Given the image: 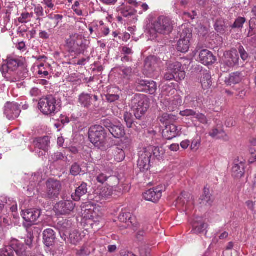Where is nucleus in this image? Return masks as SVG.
<instances>
[{"mask_svg": "<svg viewBox=\"0 0 256 256\" xmlns=\"http://www.w3.org/2000/svg\"><path fill=\"white\" fill-rule=\"evenodd\" d=\"M90 142L100 149H104L106 144V133L103 126L94 125L90 127L88 132Z\"/></svg>", "mask_w": 256, "mask_h": 256, "instance_id": "f257e3e1", "label": "nucleus"}, {"mask_svg": "<svg viewBox=\"0 0 256 256\" xmlns=\"http://www.w3.org/2000/svg\"><path fill=\"white\" fill-rule=\"evenodd\" d=\"M38 108L45 115L52 116L59 110L56 100L52 96L40 98L38 102Z\"/></svg>", "mask_w": 256, "mask_h": 256, "instance_id": "f03ea898", "label": "nucleus"}, {"mask_svg": "<svg viewBox=\"0 0 256 256\" xmlns=\"http://www.w3.org/2000/svg\"><path fill=\"white\" fill-rule=\"evenodd\" d=\"M173 24L171 19L164 16L158 17L152 23L151 29L157 33L169 34L172 30Z\"/></svg>", "mask_w": 256, "mask_h": 256, "instance_id": "7ed1b4c3", "label": "nucleus"}, {"mask_svg": "<svg viewBox=\"0 0 256 256\" xmlns=\"http://www.w3.org/2000/svg\"><path fill=\"white\" fill-rule=\"evenodd\" d=\"M132 109L137 119H140L148 108V100L144 95L136 96L132 102Z\"/></svg>", "mask_w": 256, "mask_h": 256, "instance_id": "20e7f679", "label": "nucleus"}, {"mask_svg": "<svg viewBox=\"0 0 256 256\" xmlns=\"http://www.w3.org/2000/svg\"><path fill=\"white\" fill-rule=\"evenodd\" d=\"M66 44L72 52L79 54L84 52L87 48L82 36L76 34L70 36V38L66 40Z\"/></svg>", "mask_w": 256, "mask_h": 256, "instance_id": "39448f33", "label": "nucleus"}, {"mask_svg": "<svg viewBox=\"0 0 256 256\" xmlns=\"http://www.w3.org/2000/svg\"><path fill=\"white\" fill-rule=\"evenodd\" d=\"M192 34L188 28H184L180 34V38L178 42L177 50L182 52H188L190 48V40Z\"/></svg>", "mask_w": 256, "mask_h": 256, "instance_id": "423d86ee", "label": "nucleus"}, {"mask_svg": "<svg viewBox=\"0 0 256 256\" xmlns=\"http://www.w3.org/2000/svg\"><path fill=\"white\" fill-rule=\"evenodd\" d=\"M41 215V211L39 209H28L26 211H22V218L25 220L24 223V226L29 227L35 224L36 222Z\"/></svg>", "mask_w": 256, "mask_h": 256, "instance_id": "0eeeda50", "label": "nucleus"}, {"mask_svg": "<svg viewBox=\"0 0 256 256\" xmlns=\"http://www.w3.org/2000/svg\"><path fill=\"white\" fill-rule=\"evenodd\" d=\"M165 190L166 188L164 186L162 185L159 186L146 190L144 193L143 196L146 200L156 202L162 198V192Z\"/></svg>", "mask_w": 256, "mask_h": 256, "instance_id": "6e6552de", "label": "nucleus"}, {"mask_svg": "<svg viewBox=\"0 0 256 256\" xmlns=\"http://www.w3.org/2000/svg\"><path fill=\"white\" fill-rule=\"evenodd\" d=\"M117 12L123 17L127 18L130 22H135L136 10L128 4L123 3L117 8Z\"/></svg>", "mask_w": 256, "mask_h": 256, "instance_id": "1a4fd4ad", "label": "nucleus"}, {"mask_svg": "<svg viewBox=\"0 0 256 256\" xmlns=\"http://www.w3.org/2000/svg\"><path fill=\"white\" fill-rule=\"evenodd\" d=\"M160 62V60L156 56L148 57L145 61L144 74L148 77H152L154 72L158 68Z\"/></svg>", "mask_w": 256, "mask_h": 256, "instance_id": "9d476101", "label": "nucleus"}, {"mask_svg": "<svg viewBox=\"0 0 256 256\" xmlns=\"http://www.w3.org/2000/svg\"><path fill=\"white\" fill-rule=\"evenodd\" d=\"M49 144L50 140L48 136H44L36 139L34 141L35 152L40 157L44 156L48 151Z\"/></svg>", "mask_w": 256, "mask_h": 256, "instance_id": "9b49d317", "label": "nucleus"}, {"mask_svg": "<svg viewBox=\"0 0 256 256\" xmlns=\"http://www.w3.org/2000/svg\"><path fill=\"white\" fill-rule=\"evenodd\" d=\"M138 166L141 172L147 170L150 168L151 155L146 151L145 148H141L138 152Z\"/></svg>", "mask_w": 256, "mask_h": 256, "instance_id": "f8f14e48", "label": "nucleus"}, {"mask_svg": "<svg viewBox=\"0 0 256 256\" xmlns=\"http://www.w3.org/2000/svg\"><path fill=\"white\" fill-rule=\"evenodd\" d=\"M4 114L10 120L18 118L21 112L20 106L16 102H7L4 107Z\"/></svg>", "mask_w": 256, "mask_h": 256, "instance_id": "ddd939ff", "label": "nucleus"}, {"mask_svg": "<svg viewBox=\"0 0 256 256\" xmlns=\"http://www.w3.org/2000/svg\"><path fill=\"white\" fill-rule=\"evenodd\" d=\"M75 204L70 200L60 201L54 206L57 214L65 215L70 214L74 209Z\"/></svg>", "mask_w": 256, "mask_h": 256, "instance_id": "4468645a", "label": "nucleus"}, {"mask_svg": "<svg viewBox=\"0 0 256 256\" xmlns=\"http://www.w3.org/2000/svg\"><path fill=\"white\" fill-rule=\"evenodd\" d=\"M238 55L236 50L226 52L224 54L222 64L226 66V69L228 70V68H233L238 64Z\"/></svg>", "mask_w": 256, "mask_h": 256, "instance_id": "2eb2a0df", "label": "nucleus"}, {"mask_svg": "<svg viewBox=\"0 0 256 256\" xmlns=\"http://www.w3.org/2000/svg\"><path fill=\"white\" fill-rule=\"evenodd\" d=\"M47 195L50 198H56L61 190V184L58 180H48L46 184Z\"/></svg>", "mask_w": 256, "mask_h": 256, "instance_id": "dca6fc26", "label": "nucleus"}, {"mask_svg": "<svg viewBox=\"0 0 256 256\" xmlns=\"http://www.w3.org/2000/svg\"><path fill=\"white\" fill-rule=\"evenodd\" d=\"M168 70L176 75V79L180 80H184L186 76V73L182 68V64L178 62H174L169 64L168 66Z\"/></svg>", "mask_w": 256, "mask_h": 256, "instance_id": "f3484780", "label": "nucleus"}, {"mask_svg": "<svg viewBox=\"0 0 256 256\" xmlns=\"http://www.w3.org/2000/svg\"><path fill=\"white\" fill-rule=\"evenodd\" d=\"M112 188L110 186H105L94 193V200L99 202L103 200H106L112 194Z\"/></svg>", "mask_w": 256, "mask_h": 256, "instance_id": "a211bd4d", "label": "nucleus"}, {"mask_svg": "<svg viewBox=\"0 0 256 256\" xmlns=\"http://www.w3.org/2000/svg\"><path fill=\"white\" fill-rule=\"evenodd\" d=\"M200 61L206 66L213 64L216 60L212 53L207 50H202L199 54Z\"/></svg>", "mask_w": 256, "mask_h": 256, "instance_id": "6ab92c4d", "label": "nucleus"}, {"mask_svg": "<svg viewBox=\"0 0 256 256\" xmlns=\"http://www.w3.org/2000/svg\"><path fill=\"white\" fill-rule=\"evenodd\" d=\"M6 66L9 71H16L18 68L24 64V59L20 57L10 56L6 60Z\"/></svg>", "mask_w": 256, "mask_h": 256, "instance_id": "aec40b11", "label": "nucleus"}, {"mask_svg": "<svg viewBox=\"0 0 256 256\" xmlns=\"http://www.w3.org/2000/svg\"><path fill=\"white\" fill-rule=\"evenodd\" d=\"M96 210V208L86 210H85L84 218L88 220V222L92 226L100 222L101 220L100 216L97 214Z\"/></svg>", "mask_w": 256, "mask_h": 256, "instance_id": "412c9836", "label": "nucleus"}, {"mask_svg": "<svg viewBox=\"0 0 256 256\" xmlns=\"http://www.w3.org/2000/svg\"><path fill=\"white\" fill-rule=\"evenodd\" d=\"M179 132L178 128L174 124L168 125L162 131V136L166 140H172L176 136Z\"/></svg>", "mask_w": 256, "mask_h": 256, "instance_id": "4be33fe9", "label": "nucleus"}, {"mask_svg": "<svg viewBox=\"0 0 256 256\" xmlns=\"http://www.w3.org/2000/svg\"><path fill=\"white\" fill-rule=\"evenodd\" d=\"M138 84L144 87V90L145 92L150 94H154L156 90V84L153 80H139Z\"/></svg>", "mask_w": 256, "mask_h": 256, "instance_id": "5701e85b", "label": "nucleus"}, {"mask_svg": "<svg viewBox=\"0 0 256 256\" xmlns=\"http://www.w3.org/2000/svg\"><path fill=\"white\" fill-rule=\"evenodd\" d=\"M246 164L244 162H235L232 168V176L236 178H240L244 174Z\"/></svg>", "mask_w": 256, "mask_h": 256, "instance_id": "b1692460", "label": "nucleus"}, {"mask_svg": "<svg viewBox=\"0 0 256 256\" xmlns=\"http://www.w3.org/2000/svg\"><path fill=\"white\" fill-rule=\"evenodd\" d=\"M88 192L87 184L82 182L80 186L77 188L75 190V192L72 194L73 200L78 202L80 200V198L85 195Z\"/></svg>", "mask_w": 256, "mask_h": 256, "instance_id": "393cba45", "label": "nucleus"}, {"mask_svg": "<svg viewBox=\"0 0 256 256\" xmlns=\"http://www.w3.org/2000/svg\"><path fill=\"white\" fill-rule=\"evenodd\" d=\"M200 82L204 90L209 88L212 85L211 75L206 70L201 72Z\"/></svg>", "mask_w": 256, "mask_h": 256, "instance_id": "a878e982", "label": "nucleus"}, {"mask_svg": "<svg viewBox=\"0 0 256 256\" xmlns=\"http://www.w3.org/2000/svg\"><path fill=\"white\" fill-rule=\"evenodd\" d=\"M43 235L44 244L48 247L52 246L56 238L55 233L54 230L51 228L46 229L44 230Z\"/></svg>", "mask_w": 256, "mask_h": 256, "instance_id": "bb28decb", "label": "nucleus"}, {"mask_svg": "<svg viewBox=\"0 0 256 256\" xmlns=\"http://www.w3.org/2000/svg\"><path fill=\"white\" fill-rule=\"evenodd\" d=\"M175 87L176 84L173 82L163 86L162 92V96H176L177 93V91Z\"/></svg>", "mask_w": 256, "mask_h": 256, "instance_id": "cd10ccee", "label": "nucleus"}, {"mask_svg": "<svg viewBox=\"0 0 256 256\" xmlns=\"http://www.w3.org/2000/svg\"><path fill=\"white\" fill-rule=\"evenodd\" d=\"M114 154L115 159L118 162H121L125 158V153L124 151L123 148L121 146H114L110 150Z\"/></svg>", "mask_w": 256, "mask_h": 256, "instance_id": "c85d7f7f", "label": "nucleus"}, {"mask_svg": "<svg viewBox=\"0 0 256 256\" xmlns=\"http://www.w3.org/2000/svg\"><path fill=\"white\" fill-rule=\"evenodd\" d=\"M242 80V75L240 72H236L231 74L228 78H226L225 80L226 84L227 85L236 84L240 82Z\"/></svg>", "mask_w": 256, "mask_h": 256, "instance_id": "c756f323", "label": "nucleus"}, {"mask_svg": "<svg viewBox=\"0 0 256 256\" xmlns=\"http://www.w3.org/2000/svg\"><path fill=\"white\" fill-rule=\"evenodd\" d=\"M148 152L150 153V155L154 156L158 158H162L164 154V150L162 147H156L152 146H150L147 148H145Z\"/></svg>", "mask_w": 256, "mask_h": 256, "instance_id": "7c9ffc66", "label": "nucleus"}, {"mask_svg": "<svg viewBox=\"0 0 256 256\" xmlns=\"http://www.w3.org/2000/svg\"><path fill=\"white\" fill-rule=\"evenodd\" d=\"M118 219L122 222L128 223L126 224L127 226H130V224L132 226L134 224L133 222L134 218L132 217V214L130 212H127L126 210H122L121 212L119 215Z\"/></svg>", "mask_w": 256, "mask_h": 256, "instance_id": "2f4dec72", "label": "nucleus"}, {"mask_svg": "<svg viewBox=\"0 0 256 256\" xmlns=\"http://www.w3.org/2000/svg\"><path fill=\"white\" fill-rule=\"evenodd\" d=\"M110 132L116 138L122 137L125 134V131L122 125H114L112 128L110 129Z\"/></svg>", "mask_w": 256, "mask_h": 256, "instance_id": "473e14b6", "label": "nucleus"}, {"mask_svg": "<svg viewBox=\"0 0 256 256\" xmlns=\"http://www.w3.org/2000/svg\"><path fill=\"white\" fill-rule=\"evenodd\" d=\"M91 99L92 97L90 94L82 93L79 96L78 100L82 106L88 108L90 105Z\"/></svg>", "mask_w": 256, "mask_h": 256, "instance_id": "72a5a7b5", "label": "nucleus"}, {"mask_svg": "<svg viewBox=\"0 0 256 256\" xmlns=\"http://www.w3.org/2000/svg\"><path fill=\"white\" fill-rule=\"evenodd\" d=\"M207 228V224L200 222H198V221H195L192 224V232L194 234H200L204 232Z\"/></svg>", "mask_w": 256, "mask_h": 256, "instance_id": "f704fd0d", "label": "nucleus"}, {"mask_svg": "<svg viewBox=\"0 0 256 256\" xmlns=\"http://www.w3.org/2000/svg\"><path fill=\"white\" fill-rule=\"evenodd\" d=\"M50 65L48 64H41L38 66V74L42 75L41 78H45L49 74L51 70Z\"/></svg>", "mask_w": 256, "mask_h": 256, "instance_id": "c9c22d12", "label": "nucleus"}, {"mask_svg": "<svg viewBox=\"0 0 256 256\" xmlns=\"http://www.w3.org/2000/svg\"><path fill=\"white\" fill-rule=\"evenodd\" d=\"M226 26L224 20L222 18L218 19L214 24L215 30L220 34H223L226 32Z\"/></svg>", "mask_w": 256, "mask_h": 256, "instance_id": "e433bc0d", "label": "nucleus"}, {"mask_svg": "<svg viewBox=\"0 0 256 256\" xmlns=\"http://www.w3.org/2000/svg\"><path fill=\"white\" fill-rule=\"evenodd\" d=\"M200 200L202 201L200 203L203 204L208 205L212 204V200L208 189L206 188H204V193L201 196Z\"/></svg>", "mask_w": 256, "mask_h": 256, "instance_id": "4c0bfd02", "label": "nucleus"}, {"mask_svg": "<svg viewBox=\"0 0 256 256\" xmlns=\"http://www.w3.org/2000/svg\"><path fill=\"white\" fill-rule=\"evenodd\" d=\"M69 240L71 244H76L82 240V237L77 230H74L69 234Z\"/></svg>", "mask_w": 256, "mask_h": 256, "instance_id": "58836bf2", "label": "nucleus"}, {"mask_svg": "<svg viewBox=\"0 0 256 256\" xmlns=\"http://www.w3.org/2000/svg\"><path fill=\"white\" fill-rule=\"evenodd\" d=\"M201 145V137L197 135L196 136L192 141L190 146V150L194 152H196L200 148Z\"/></svg>", "mask_w": 256, "mask_h": 256, "instance_id": "ea45409f", "label": "nucleus"}, {"mask_svg": "<svg viewBox=\"0 0 256 256\" xmlns=\"http://www.w3.org/2000/svg\"><path fill=\"white\" fill-rule=\"evenodd\" d=\"M50 159L53 162H56L59 160L66 161L68 158L62 152H57L50 156Z\"/></svg>", "mask_w": 256, "mask_h": 256, "instance_id": "a19ab883", "label": "nucleus"}, {"mask_svg": "<svg viewBox=\"0 0 256 256\" xmlns=\"http://www.w3.org/2000/svg\"><path fill=\"white\" fill-rule=\"evenodd\" d=\"M34 16L32 12H22L18 18V21L22 24L27 23L31 20L32 18Z\"/></svg>", "mask_w": 256, "mask_h": 256, "instance_id": "79ce46f5", "label": "nucleus"}, {"mask_svg": "<svg viewBox=\"0 0 256 256\" xmlns=\"http://www.w3.org/2000/svg\"><path fill=\"white\" fill-rule=\"evenodd\" d=\"M15 240H13L11 241L10 246H6L0 250V256H14L12 250L14 252L15 250L11 246V244L12 242Z\"/></svg>", "mask_w": 256, "mask_h": 256, "instance_id": "37998d69", "label": "nucleus"}, {"mask_svg": "<svg viewBox=\"0 0 256 256\" xmlns=\"http://www.w3.org/2000/svg\"><path fill=\"white\" fill-rule=\"evenodd\" d=\"M124 120L128 128H130L134 122V118L132 114L129 112H126L124 114Z\"/></svg>", "mask_w": 256, "mask_h": 256, "instance_id": "c03bdc74", "label": "nucleus"}, {"mask_svg": "<svg viewBox=\"0 0 256 256\" xmlns=\"http://www.w3.org/2000/svg\"><path fill=\"white\" fill-rule=\"evenodd\" d=\"M176 120V117L172 114L164 113L160 118V121L163 123H170Z\"/></svg>", "mask_w": 256, "mask_h": 256, "instance_id": "a18cd8bd", "label": "nucleus"}, {"mask_svg": "<svg viewBox=\"0 0 256 256\" xmlns=\"http://www.w3.org/2000/svg\"><path fill=\"white\" fill-rule=\"evenodd\" d=\"M110 176V174L108 173L106 174L105 172H100L96 176V180L98 182L104 184Z\"/></svg>", "mask_w": 256, "mask_h": 256, "instance_id": "49530a36", "label": "nucleus"}, {"mask_svg": "<svg viewBox=\"0 0 256 256\" xmlns=\"http://www.w3.org/2000/svg\"><path fill=\"white\" fill-rule=\"evenodd\" d=\"M120 74L125 78L129 79L132 74L130 68H125L120 70Z\"/></svg>", "mask_w": 256, "mask_h": 256, "instance_id": "de8ad7c7", "label": "nucleus"}, {"mask_svg": "<svg viewBox=\"0 0 256 256\" xmlns=\"http://www.w3.org/2000/svg\"><path fill=\"white\" fill-rule=\"evenodd\" d=\"M246 22V18L242 17H239L236 18L232 26V28H242L244 24Z\"/></svg>", "mask_w": 256, "mask_h": 256, "instance_id": "09e8293b", "label": "nucleus"}, {"mask_svg": "<svg viewBox=\"0 0 256 256\" xmlns=\"http://www.w3.org/2000/svg\"><path fill=\"white\" fill-rule=\"evenodd\" d=\"M195 118L197 119L200 122L204 124H206L208 123V120L206 116L202 113H196Z\"/></svg>", "mask_w": 256, "mask_h": 256, "instance_id": "8fccbe9b", "label": "nucleus"}, {"mask_svg": "<svg viewBox=\"0 0 256 256\" xmlns=\"http://www.w3.org/2000/svg\"><path fill=\"white\" fill-rule=\"evenodd\" d=\"M10 201H8V198L4 197H0V212H2L4 208L6 210L8 208V204H9Z\"/></svg>", "mask_w": 256, "mask_h": 256, "instance_id": "3c124183", "label": "nucleus"}, {"mask_svg": "<svg viewBox=\"0 0 256 256\" xmlns=\"http://www.w3.org/2000/svg\"><path fill=\"white\" fill-rule=\"evenodd\" d=\"M196 112L192 110L186 109L180 112V115L182 116H194L195 118Z\"/></svg>", "mask_w": 256, "mask_h": 256, "instance_id": "603ef678", "label": "nucleus"}, {"mask_svg": "<svg viewBox=\"0 0 256 256\" xmlns=\"http://www.w3.org/2000/svg\"><path fill=\"white\" fill-rule=\"evenodd\" d=\"M81 172L80 166L76 163L72 165L70 169V173L73 176H78Z\"/></svg>", "mask_w": 256, "mask_h": 256, "instance_id": "864d4df0", "label": "nucleus"}, {"mask_svg": "<svg viewBox=\"0 0 256 256\" xmlns=\"http://www.w3.org/2000/svg\"><path fill=\"white\" fill-rule=\"evenodd\" d=\"M48 18L54 21L56 26H58L60 22H61L63 16L60 14H55L54 16L49 15Z\"/></svg>", "mask_w": 256, "mask_h": 256, "instance_id": "5fc2aeb1", "label": "nucleus"}, {"mask_svg": "<svg viewBox=\"0 0 256 256\" xmlns=\"http://www.w3.org/2000/svg\"><path fill=\"white\" fill-rule=\"evenodd\" d=\"M238 52L240 54L241 58L244 61L246 60L248 58V54L242 46H239Z\"/></svg>", "mask_w": 256, "mask_h": 256, "instance_id": "6e6d98bb", "label": "nucleus"}, {"mask_svg": "<svg viewBox=\"0 0 256 256\" xmlns=\"http://www.w3.org/2000/svg\"><path fill=\"white\" fill-rule=\"evenodd\" d=\"M8 201H10L9 204H8V208H9L12 212H16L18 210L17 203L16 201L11 200L8 198Z\"/></svg>", "mask_w": 256, "mask_h": 256, "instance_id": "4d7b16f0", "label": "nucleus"}, {"mask_svg": "<svg viewBox=\"0 0 256 256\" xmlns=\"http://www.w3.org/2000/svg\"><path fill=\"white\" fill-rule=\"evenodd\" d=\"M148 227L144 226L140 229L137 232L136 237L138 240H140L146 234V232L148 230Z\"/></svg>", "mask_w": 256, "mask_h": 256, "instance_id": "13d9d810", "label": "nucleus"}, {"mask_svg": "<svg viewBox=\"0 0 256 256\" xmlns=\"http://www.w3.org/2000/svg\"><path fill=\"white\" fill-rule=\"evenodd\" d=\"M120 98V96L118 94H108L106 95V100L110 102H114L117 100H118Z\"/></svg>", "mask_w": 256, "mask_h": 256, "instance_id": "bf43d9fd", "label": "nucleus"}, {"mask_svg": "<svg viewBox=\"0 0 256 256\" xmlns=\"http://www.w3.org/2000/svg\"><path fill=\"white\" fill-rule=\"evenodd\" d=\"M167 70L168 72L164 75V79L165 80H178L176 79V75H174L172 72H169V70Z\"/></svg>", "mask_w": 256, "mask_h": 256, "instance_id": "052dcab7", "label": "nucleus"}, {"mask_svg": "<svg viewBox=\"0 0 256 256\" xmlns=\"http://www.w3.org/2000/svg\"><path fill=\"white\" fill-rule=\"evenodd\" d=\"M34 12L38 16H44V9L42 6L38 5L34 8Z\"/></svg>", "mask_w": 256, "mask_h": 256, "instance_id": "680f3d73", "label": "nucleus"}, {"mask_svg": "<svg viewBox=\"0 0 256 256\" xmlns=\"http://www.w3.org/2000/svg\"><path fill=\"white\" fill-rule=\"evenodd\" d=\"M90 254V250L86 248H82L77 252V256H86Z\"/></svg>", "mask_w": 256, "mask_h": 256, "instance_id": "e2e57ef3", "label": "nucleus"}, {"mask_svg": "<svg viewBox=\"0 0 256 256\" xmlns=\"http://www.w3.org/2000/svg\"><path fill=\"white\" fill-rule=\"evenodd\" d=\"M102 125L105 126L106 128H108L110 130V129L112 128L114 126V124H112L111 121L108 119L104 120H102Z\"/></svg>", "mask_w": 256, "mask_h": 256, "instance_id": "0e129e2a", "label": "nucleus"}, {"mask_svg": "<svg viewBox=\"0 0 256 256\" xmlns=\"http://www.w3.org/2000/svg\"><path fill=\"white\" fill-rule=\"evenodd\" d=\"M62 226V228L66 229L65 232H67V230H68L72 227V223L70 220H66L63 222Z\"/></svg>", "mask_w": 256, "mask_h": 256, "instance_id": "69168bd1", "label": "nucleus"}, {"mask_svg": "<svg viewBox=\"0 0 256 256\" xmlns=\"http://www.w3.org/2000/svg\"><path fill=\"white\" fill-rule=\"evenodd\" d=\"M217 138L222 139L225 141L228 140V137L226 134L222 130H220V134L218 135Z\"/></svg>", "mask_w": 256, "mask_h": 256, "instance_id": "338daca9", "label": "nucleus"}, {"mask_svg": "<svg viewBox=\"0 0 256 256\" xmlns=\"http://www.w3.org/2000/svg\"><path fill=\"white\" fill-rule=\"evenodd\" d=\"M40 90L36 88H34L30 91V94L32 96H37L40 95Z\"/></svg>", "mask_w": 256, "mask_h": 256, "instance_id": "774afa93", "label": "nucleus"}]
</instances>
